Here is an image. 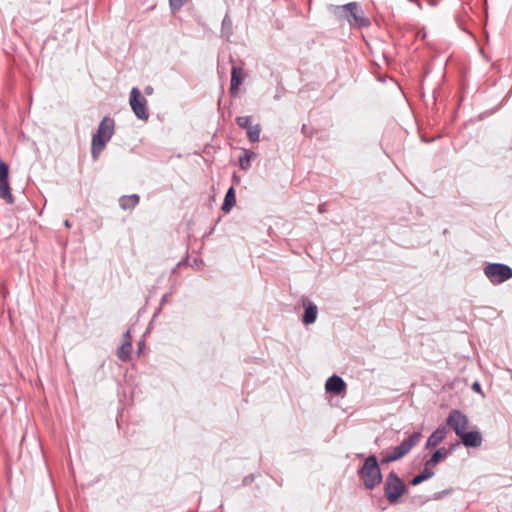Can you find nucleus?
<instances>
[{
	"label": "nucleus",
	"instance_id": "f257e3e1",
	"mask_svg": "<svg viewBox=\"0 0 512 512\" xmlns=\"http://www.w3.org/2000/svg\"><path fill=\"white\" fill-rule=\"evenodd\" d=\"M334 15L339 19H345L351 27H368L370 21L365 17L364 11L357 2H350L345 5L335 6Z\"/></svg>",
	"mask_w": 512,
	"mask_h": 512
},
{
	"label": "nucleus",
	"instance_id": "f03ea898",
	"mask_svg": "<svg viewBox=\"0 0 512 512\" xmlns=\"http://www.w3.org/2000/svg\"><path fill=\"white\" fill-rule=\"evenodd\" d=\"M113 134L114 120L109 117H104L101 120L96 133L92 136L91 155L94 160L98 159L100 153L104 150Z\"/></svg>",
	"mask_w": 512,
	"mask_h": 512
},
{
	"label": "nucleus",
	"instance_id": "7ed1b4c3",
	"mask_svg": "<svg viewBox=\"0 0 512 512\" xmlns=\"http://www.w3.org/2000/svg\"><path fill=\"white\" fill-rule=\"evenodd\" d=\"M366 489L373 490L382 482V473L375 455L368 456L358 471Z\"/></svg>",
	"mask_w": 512,
	"mask_h": 512
},
{
	"label": "nucleus",
	"instance_id": "20e7f679",
	"mask_svg": "<svg viewBox=\"0 0 512 512\" xmlns=\"http://www.w3.org/2000/svg\"><path fill=\"white\" fill-rule=\"evenodd\" d=\"M421 432L417 431L412 433L407 439L403 440L402 443L391 451H385L381 460L382 464L397 461L408 454L411 449L418 444L421 439Z\"/></svg>",
	"mask_w": 512,
	"mask_h": 512
},
{
	"label": "nucleus",
	"instance_id": "39448f33",
	"mask_svg": "<svg viewBox=\"0 0 512 512\" xmlns=\"http://www.w3.org/2000/svg\"><path fill=\"white\" fill-rule=\"evenodd\" d=\"M407 488L403 480L391 471L384 483V494L390 503H396L406 493Z\"/></svg>",
	"mask_w": 512,
	"mask_h": 512
},
{
	"label": "nucleus",
	"instance_id": "423d86ee",
	"mask_svg": "<svg viewBox=\"0 0 512 512\" xmlns=\"http://www.w3.org/2000/svg\"><path fill=\"white\" fill-rule=\"evenodd\" d=\"M483 271L492 284H501L512 278V268L502 263H490Z\"/></svg>",
	"mask_w": 512,
	"mask_h": 512
},
{
	"label": "nucleus",
	"instance_id": "0eeeda50",
	"mask_svg": "<svg viewBox=\"0 0 512 512\" xmlns=\"http://www.w3.org/2000/svg\"><path fill=\"white\" fill-rule=\"evenodd\" d=\"M129 104L138 119L146 121L149 118L147 100L136 87H133L130 91Z\"/></svg>",
	"mask_w": 512,
	"mask_h": 512
},
{
	"label": "nucleus",
	"instance_id": "6e6552de",
	"mask_svg": "<svg viewBox=\"0 0 512 512\" xmlns=\"http://www.w3.org/2000/svg\"><path fill=\"white\" fill-rule=\"evenodd\" d=\"M446 423L459 437L464 431H466L469 420L460 410L453 409L450 411Z\"/></svg>",
	"mask_w": 512,
	"mask_h": 512
},
{
	"label": "nucleus",
	"instance_id": "1a4fd4ad",
	"mask_svg": "<svg viewBox=\"0 0 512 512\" xmlns=\"http://www.w3.org/2000/svg\"><path fill=\"white\" fill-rule=\"evenodd\" d=\"M0 197L8 204L14 203L9 184V166L3 160H0Z\"/></svg>",
	"mask_w": 512,
	"mask_h": 512
},
{
	"label": "nucleus",
	"instance_id": "9d476101",
	"mask_svg": "<svg viewBox=\"0 0 512 512\" xmlns=\"http://www.w3.org/2000/svg\"><path fill=\"white\" fill-rule=\"evenodd\" d=\"M303 307L305 308L302 321L305 325L313 324L317 319L318 308L307 298L302 299Z\"/></svg>",
	"mask_w": 512,
	"mask_h": 512
},
{
	"label": "nucleus",
	"instance_id": "9b49d317",
	"mask_svg": "<svg viewBox=\"0 0 512 512\" xmlns=\"http://www.w3.org/2000/svg\"><path fill=\"white\" fill-rule=\"evenodd\" d=\"M459 438L466 447L477 448L482 444V436L479 431H464Z\"/></svg>",
	"mask_w": 512,
	"mask_h": 512
},
{
	"label": "nucleus",
	"instance_id": "f8f14e48",
	"mask_svg": "<svg viewBox=\"0 0 512 512\" xmlns=\"http://www.w3.org/2000/svg\"><path fill=\"white\" fill-rule=\"evenodd\" d=\"M325 389L327 392L339 395L346 390V383L341 377L333 375L327 379Z\"/></svg>",
	"mask_w": 512,
	"mask_h": 512
},
{
	"label": "nucleus",
	"instance_id": "ddd939ff",
	"mask_svg": "<svg viewBox=\"0 0 512 512\" xmlns=\"http://www.w3.org/2000/svg\"><path fill=\"white\" fill-rule=\"evenodd\" d=\"M244 71L241 67L232 66L231 69V86L230 92L232 95H235L239 89V86L243 83L244 80Z\"/></svg>",
	"mask_w": 512,
	"mask_h": 512
},
{
	"label": "nucleus",
	"instance_id": "4468645a",
	"mask_svg": "<svg viewBox=\"0 0 512 512\" xmlns=\"http://www.w3.org/2000/svg\"><path fill=\"white\" fill-rule=\"evenodd\" d=\"M447 429L446 427L437 428L429 437L426 442V448H434L439 445L446 437Z\"/></svg>",
	"mask_w": 512,
	"mask_h": 512
},
{
	"label": "nucleus",
	"instance_id": "2eb2a0df",
	"mask_svg": "<svg viewBox=\"0 0 512 512\" xmlns=\"http://www.w3.org/2000/svg\"><path fill=\"white\" fill-rule=\"evenodd\" d=\"M139 200L140 198L137 194L125 195L119 199V205L123 210H129L136 207Z\"/></svg>",
	"mask_w": 512,
	"mask_h": 512
},
{
	"label": "nucleus",
	"instance_id": "dca6fc26",
	"mask_svg": "<svg viewBox=\"0 0 512 512\" xmlns=\"http://www.w3.org/2000/svg\"><path fill=\"white\" fill-rule=\"evenodd\" d=\"M451 453V450L450 449H446L444 447L436 450L432 456L430 457L429 460L426 461V464L429 466V467H434L435 465H437L440 461H442L443 459H445L449 454Z\"/></svg>",
	"mask_w": 512,
	"mask_h": 512
},
{
	"label": "nucleus",
	"instance_id": "f3484780",
	"mask_svg": "<svg viewBox=\"0 0 512 512\" xmlns=\"http://www.w3.org/2000/svg\"><path fill=\"white\" fill-rule=\"evenodd\" d=\"M434 475V471L431 467H429L426 463H425V466H424V469L421 473H419L418 475H416L412 480H411V484L413 486H416V485H419L420 483H422L423 481L431 478L432 476Z\"/></svg>",
	"mask_w": 512,
	"mask_h": 512
},
{
	"label": "nucleus",
	"instance_id": "a211bd4d",
	"mask_svg": "<svg viewBox=\"0 0 512 512\" xmlns=\"http://www.w3.org/2000/svg\"><path fill=\"white\" fill-rule=\"evenodd\" d=\"M236 204V195L233 187H230L225 195L224 203L222 205V210L224 212H229L231 208Z\"/></svg>",
	"mask_w": 512,
	"mask_h": 512
},
{
	"label": "nucleus",
	"instance_id": "6ab92c4d",
	"mask_svg": "<svg viewBox=\"0 0 512 512\" xmlns=\"http://www.w3.org/2000/svg\"><path fill=\"white\" fill-rule=\"evenodd\" d=\"M132 351V344L129 342H123L117 351V356L121 361L127 362L130 360Z\"/></svg>",
	"mask_w": 512,
	"mask_h": 512
},
{
	"label": "nucleus",
	"instance_id": "aec40b11",
	"mask_svg": "<svg viewBox=\"0 0 512 512\" xmlns=\"http://www.w3.org/2000/svg\"><path fill=\"white\" fill-rule=\"evenodd\" d=\"M256 157V154L249 150H244V154L239 157V165L242 170H248L251 166V160Z\"/></svg>",
	"mask_w": 512,
	"mask_h": 512
},
{
	"label": "nucleus",
	"instance_id": "412c9836",
	"mask_svg": "<svg viewBox=\"0 0 512 512\" xmlns=\"http://www.w3.org/2000/svg\"><path fill=\"white\" fill-rule=\"evenodd\" d=\"M221 33H222V36H224L226 39H229V37L233 33V24H232V20L229 17V15H225L222 20Z\"/></svg>",
	"mask_w": 512,
	"mask_h": 512
},
{
	"label": "nucleus",
	"instance_id": "4be33fe9",
	"mask_svg": "<svg viewBox=\"0 0 512 512\" xmlns=\"http://www.w3.org/2000/svg\"><path fill=\"white\" fill-rule=\"evenodd\" d=\"M261 127L259 124L251 125L247 129V136L251 142H257L260 138Z\"/></svg>",
	"mask_w": 512,
	"mask_h": 512
},
{
	"label": "nucleus",
	"instance_id": "5701e85b",
	"mask_svg": "<svg viewBox=\"0 0 512 512\" xmlns=\"http://www.w3.org/2000/svg\"><path fill=\"white\" fill-rule=\"evenodd\" d=\"M236 123L239 127L243 129H248L251 126V118L250 116H239L236 118Z\"/></svg>",
	"mask_w": 512,
	"mask_h": 512
},
{
	"label": "nucleus",
	"instance_id": "b1692460",
	"mask_svg": "<svg viewBox=\"0 0 512 512\" xmlns=\"http://www.w3.org/2000/svg\"><path fill=\"white\" fill-rule=\"evenodd\" d=\"M189 0H169L173 12L180 10Z\"/></svg>",
	"mask_w": 512,
	"mask_h": 512
},
{
	"label": "nucleus",
	"instance_id": "393cba45",
	"mask_svg": "<svg viewBox=\"0 0 512 512\" xmlns=\"http://www.w3.org/2000/svg\"><path fill=\"white\" fill-rule=\"evenodd\" d=\"M123 342H129L130 344H132V338L129 330L125 332Z\"/></svg>",
	"mask_w": 512,
	"mask_h": 512
},
{
	"label": "nucleus",
	"instance_id": "a878e982",
	"mask_svg": "<svg viewBox=\"0 0 512 512\" xmlns=\"http://www.w3.org/2000/svg\"><path fill=\"white\" fill-rule=\"evenodd\" d=\"M472 389L476 392H480L481 391V386L478 382H474L473 385H472Z\"/></svg>",
	"mask_w": 512,
	"mask_h": 512
},
{
	"label": "nucleus",
	"instance_id": "bb28decb",
	"mask_svg": "<svg viewBox=\"0 0 512 512\" xmlns=\"http://www.w3.org/2000/svg\"><path fill=\"white\" fill-rule=\"evenodd\" d=\"M144 93L146 95H152L153 94V88L151 86H146L144 89Z\"/></svg>",
	"mask_w": 512,
	"mask_h": 512
},
{
	"label": "nucleus",
	"instance_id": "cd10ccee",
	"mask_svg": "<svg viewBox=\"0 0 512 512\" xmlns=\"http://www.w3.org/2000/svg\"><path fill=\"white\" fill-rule=\"evenodd\" d=\"M318 210L320 213H323L325 211V205L324 204L319 205Z\"/></svg>",
	"mask_w": 512,
	"mask_h": 512
},
{
	"label": "nucleus",
	"instance_id": "c85d7f7f",
	"mask_svg": "<svg viewBox=\"0 0 512 512\" xmlns=\"http://www.w3.org/2000/svg\"><path fill=\"white\" fill-rule=\"evenodd\" d=\"M64 224H65V226H66L67 228H69V227L71 226V224H70L69 220H66V221L64 222Z\"/></svg>",
	"mask_w": 512,
	"mask_h": 512
},
{
	"label": "nucleus",
	"instance_id": "c756f323",
	"mask_svg": "<svg viewBox=\"0 0 512 512\" xmlns=\"http://www.w3.org/2000/svg\"><path fill=\"white\" fill-rule=\"evenodd\" d=\"M166 297H167L166 295H165V296H163L162 301H167V298H166Z\"/></svg>",
	"mask_w": 512,
	"mask_h": 512
},
{
	"label": "nucleus",
	"instance_id": "7c9ffc66",
	"mask_svg": "<svg viewBox=\"0 0 512 512\" xmlns=\"http://www.w3.org/2000/svg\"><path fill=\"white\" fill-rule=\"evenodd\" d=\"M166 297H167L166 295H165V296H163L162 301H167V298H166Z\"/></svg>",
	"mask_w": 512,
	"mask_h": 512
}]
</instances>
